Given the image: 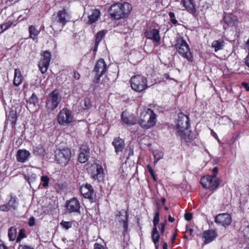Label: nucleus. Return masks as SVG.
Masks as SVG:
<instances>
[{
  "instance_id": "f257e3e1",
  "label": "nucleus",
  "mask_w": 249,
  "mask_h": 249,
  "mask_svg": "<svg viewBox=\"0 0 249 249\" xmlns=\"http://www.w3.org/2000/svg\"><path fill=\"white\" fill-rule=\"evenodd\" d=\"M156 117L157 115L152 109L144 107L140 114L139 124L144 129H149L155 125Z\"/></svg>"
},
{
  "instance_id": "f03ea898",
  "label": "nucleus",
  "mask_w": 249,
  "mask_h": 249,
  "mask_svg": "<svg viewBox=\"0 0 249 249\" xmlns=\"http://www.w3.org/2000/svg\"><path fill=\"white\" fill-rule=\"evenodd\" d=\"M132 10V6L128 2L116 3L110 8L111 17L117 19L126 18Z\"/></svg>"
},
{
  "instance_id": "7ed1b4c3",
  "label": "nucleus",
  "mask_w": 249,
  "mask_h": 249,
  "mask_svg": "<svg viewBox=\"0 0 249 249\" xmlns=\"http://www.w3.org/2000/svg\"><path fill=\"white\" fill-rule=\"evenodd\" d=\"M176 40V43L175 46L178 53L189 61L192 62L193 58L189 45L186 41L180 36H177Z\"/></svg>"
},
{
  "instance_id": "20e7f679",
  "label": "nucleus",
  "mask_w": 249,
  "mask_h": 249,
  "mask_svg": "<svg viewBox=\"0 0 249 249\" xmlns=\"http://www.w3.org/2000/svg\"><path fill=\"white\" fill-rule=\"evenodd\" d=\"M61 100V96L58 91L53 90L50 94L46 101V108L48 111H52L56 108Z\"/></svg>"
},
{
  "instance_id": "39448f33",
  "label": "nucleus",
  "mask_w": 249,
  "mask_h": 249,
  "mask_svg": "<svg viewBox=\"0 0 249 249\" xmlns=\"http://www.w3.org/2000/svg\"><path fill=\"white\" fill-rule=\"evenodd\" d=\"M130 82L132 89L138 92L142 91L147 88L146 79L140 75L132 77Z\"/></svg>"
},
{
  "instance_id": "423d86ee",
  "label": "nucleus",
  "mask_w": 249,
  "mask_h": 249,
  "mask_svg": "<svg viewBox=\"0 0 249 249\" xmlns=\"http://www.w3.org/2000/svg\"><path fill=\"white\" fill-rule=\"evenodd\" d=\"M71 151L69 148L57 149L55 152L56 162L60 164L66 165L71 158Z\"/></svg>"
},
{
  "instance_id": "0eeeda50",
  "label": "nucleus",
  "mask_w": 249,
  "mask_h": 249,
  "mask_svg": "<svg viewBox=\"0 0 249 249\" xmlns=\"http://www.w3.org/2000/svg\"><path fill=\"white\" fill-rule=\"evenodd\" d=\"M67 13L66 10L63 9L61 11H59L57 13V16L53 18V22L51 25V27L53 30L57 29L61 31L65 25L67 21L66 20Z\"/></svg>"
},
{
  "instance_id": "6e6552de",
  "label": "nucleus",
  "mask_w": 249,
  "mask_h": 249,
  "mask_svg": "<svg viewBox=\"0 0 249 249\" xmlns=\"http://www.w3.org/2000/svg\"><path fill=\"white\" fill-rule=\"evenodd\" d=\"M73 119L71 111L66 108L61 110L57 116L58 122L62 125H66L72 123Z\"/></svg>"
},
{
  "instance_id": "1a4fd4ad",
  "label": "nucleus",
  "mask_w": 249,
  "mask_h": 249,
  "mask_svg": "<svg viewBox=\"0 0 249 249\" xmlns=\"http://www.w3.org/2000/svg\"><path fill=\"white\" fill-rule=\"evenodd\" d=\"M107 71V66L103 59H100L96 63L93 72H95V75L93 82L97 83L99 82L101 77Z\"/></svg>"
},
{
  "instance_id": "9d476101",
  "label": "nucleus",
  "mask_w": 249,
  "mask_h": 249,
  "mask_svg": "<svg viewBox=\"0 0 249 249\" xmlns=\"http://www.w3.org/2000/svg\"><path fill=\"white\" fill-rule=\"evenodd\" d=\"M18 205V198L16 196L11 195L8 202L0 206V211L4 212H15L17 210Z\"/></svg>"
},
{
  "instance_id": "9b49d317",
  "label": "nucleus",
  "mask_w": 249,
  "mask_h": 249,
  "mask_svg": "<svg viewBox=\"0 0 249 249\" xmlns=\"http://www.w3.org/2000/svg\"><path fill=\"white\" fill-rule=\"evenodd\" d=\"M41 59L38 63V66L42 73H45L50 65L51 59V53L48 51H45L41 54Z\"/></svg>"
},
{
  "instance_id": "f8f14e48",
  "label": "nucleus",
  "mask_w": 249,
  "mask_h": 249,
  "mask_svg": "<svg viewBox=\"0 0 249 249\" xmlns=\"http://www.w3.org/2000/svg\"><path fill=\"white\" fill-rule=\"evenodd\" d=\"M66 211L68 213H79L80 204L77 198H73L66 201Z\"/></svg>"
},
{
  "instance_id": "ddd939ff",
  "label": "nucleus",
  "mask_w": 249,
  "mask_h": 249,
  "mask_svg": "<svg viewBox=\"0 0 249 249\" xmlns=\"http://www.w3.org/2000/svg\"><path fill=\"white\" fill-rule=\"evenodd\" d=\"M190 126L189 117L182 113H180L178 115L177 128L178 132H183L187 129Z\"/></svg>"
},
{
  "instance_id": "4468645a",
  "label": "nucleus",
  "mask_w": 249,
  "mask_h": 249,
  "mask_svg": "<svg viewBox=\"0 0 249 249\" xmlns=\"http://www.w3.org/2000/svg\"><path fill=\"white\" fill-rule=\"evenodd\" d=\"M80 191L81 194L85 198L89 199L92 202L95 201V195L90 184L87 183L85 185L81 186Z\"/></svg>"
},
{
  "instance_id": "2eb2a0df",
  "label": "nucleus",
  "mask_w": 249,
  "mask_h": 249,
  "mask_svg": "<svg viewBox=\"0 0 249 249\" xmlns=\"http://www.w3.org/2000/svg\"><path fill=\"white\" fill-rule=\"evenodd\" d=\"M214 221L217 224L226 227L231 224V218L230 215L228 213H220L215 216Z\"/></svg>"
},
{
  "instance_id": "dca6fc26",
  "label": "nucleus",
  "mask_w": 249,
  "mask_h": 249,
  "mask_svg": "<svg viewBox=\"0 0 249 249\" xmlns=\"http://www.w3.org/2000/svg\"><path fill=\"white\" fill-rule=\"evenodd\" d=\"M118 220L120 225H122L124 229V234L127 232L128 230V214L125 211H122L119 212Z\"/></svg>"
},
{
  "instance_id": "f3484780",
  "label": "nucleus",
  "mask_w": 249,
  "mask_h": 249,
  "mask_svg": "<svg viewBox=\"0 0 249 249\" xmlns=\"http://www.w3.org/2000/svg\"><path fill=\"white\" fill-rule=\"evenodd\" d=\"M144 36L148 39H150L156 43H158L160 40L159 31L156 29H150L146 30L144 33Z\"/></svg>"
},
{
  "instance_id": "a211bd4d",
  "label": "nucleus",
  "mask_w": 249,
  "mask_h": 249,
  "mask_svg": "<svg viewBox=\"0 0 249 249\" xmlns=\"http://www.w3.org/2000/svg\"><path fill=\"white\" fill-rule=\"evenodd\" d=\"M216 236V233L213 230L205 231L202 234V237L204 239V244H207L212 242L215 239Z\"/></svg>"
},
{
  "instance_id": "6ab92c4d",
  "label": "nucleus",
  "mask_w": 249,
  "mask_h": 249,
  "mask_svg": "<svg viewBox=\"0 0 249 249\" xmlns=\"http://www.w3.org/2000/svg\"><path fill=\"white\" fill-rule=\"evenodd\" d=\"M112 144L115 148V152L116 154L122 152L125 146L124 140L121 139L120 137L114 138L112 142Z\"/></svg>"
},
{
  "instance_id": "aec40b11",
  "label": "nucleus",
  "mask_w": 249,
  "mask_h": 249,
  "mask_svg": "<svg viewBox=\"0 0 249 249\" xmlns=\"http://www.w3.org/2000/svg\"><path fill=\"white\" fill-rule=\"evenodd\" d=\"M89 157V149L86 145L81 146L78 156V161L81 163L86 162Z\"/></svg>"
},
{
  "instance_id": "412c9836",
  "label": "nucleus",
  "mask_w": 249,
  "mask_h": 249,
  "mask_svg": "<svg viewBox=\"0 0 249 249\" xmlns=\"http://www.w3.org/2000/svg\"><path fill=\"white\" fill-rule=\"evenodd\" d=\"M30 156L29 151L25 149H20L17 152V159L18 161L23 163L28 160Z\"/></svg>"
},
{
  "instance_id": "4be33fe9",
  "label": "nucleus",
  "mask_w": 249,
  "mask_h": 249,
  "mask_svg": "<svg viewBox=\"0 0 249 249\" xmlns=\"http://www.w3.org/2000/svg\"><path fill=\"white\" fill-rule=\"evenodd\" d=\"M181 3L188 12L193 15L196 14V10L193 3V0H181Z\"/></svg>"
},
{
  "instance_id": "5701e85b",
  "label": "nucleus",
  "mask_w": 249,
  "mask_h": 249,
  "mask_svg": "<svg viewBox=\"0 0 249 249\" xmlns=\"http://www.w3.org/2000/svg\"><path fill=\"white\" fill-rule=\"evenodd\" d=\"M14 71L13 84L14 86L18 87L22 83L23 77L19 69H15Z\"/></svg>"
},
{
  "instance_id": "b1692460",
  "label": "nucleus",
  "mask_w": 249,
  "mask_h": 249,
  "mask_svg": "<svg viewBox=\"0 0 249 249\" xmlns=\"http://www.w3.org/2000/svg\"><path fill=\"white\" fill-rule=\"evenodd\" d=\"M100 11L97 9H91L90 12L88 14L89 22L90 23L95 22L99 18Z\"/></svg>"
},
{
  "instance_id": "393cba45",
  "label": "nucleus",
  "mask_w": 249,
  "mask_h": 249,
  "mask_svg": "<svg viewBox=\"0 0 249 249\" xmlns=\"http://www.w3.org/2000/svg\"><path fill=\"white\" fill-rule=\"evenodd\" d=\"M93 168L95 170L92 172L91 177L95 180L100 179L102 177L103 173L102 167L99 165H96L95 166L93 167Z\"/></svg>"
},
{
  "instance_id": "a878e982",
  "label": "nucleus",
  "mask_w": 249,
  "mask_h": 249,
  "mask_svg": "<svg viewBox=\"0 0 249 249\" xmlns=\"http://www.w3.org/2000/svg\"><path fill=\"white\" fill-rule=\"evenodd\" d=\"M224 20L228 25L231 26L236 25L238 22L236 17L231 14L226 15L224 18Z\"/></svg>"
},
{
  "instance_id": "bb28decb",
  "label": "nucleus",
  "mask_w": 249,
  "mask_h": 249,
  "mask_svg": "<svg viewBox=\"0 0 249 249\" xmlns=\"http://www.w3.org/2000/svg\"><path fill=\"white\" fill-rule=\"evenodd\" d=\"M224 45L225 42L223 39L221 38L217 40H214L212 43V47L214 48L215 52H216L219 50H222Z\"/></svg>"
},
{
  "instance_id": "cd10ccee",
  "label": "nucleus",
  "mask_w": 249,
  "mask_h": 249,
  "mask_svg": "<svg viewBox=\"0 0 249 249\" xmlns=\"http://www.w3.org/2000/svg\"><path fill=\"white\" fill-rule=\"evenodd\" d=\"M210 181L208 189L211 190L216 189L218 187L221 181L220 179L212 176Z\"/></svg>"
},
{
  "instance_id": "c85d7f7f",
  "label": "nucleus",
  "mask_w": 249,
  "mask_h": 249,
  "mask_svg": "<svg viewBox=\"0 0 249 249\" xmlns=\"http://www.w3.org/2000/svg\"><path fill=\"white\" fill-rule=\"evenodd\" d=\"M151 237L152 241L155 245L156 248L157 249V244L159 242L160 236L157 227H154L153 228L151 233Z\"/></svg>"
},
{
  "instance_id": "c756f323",
  "label": "nucleus",
  "mask_w": 249,
  "mask_h": 249,
  "mask_svg": "<svg viewBox=\"0 0 249 249\" xmlns=\"http://www.w3.org/2000/svg\"><path fill=\"white\" fill-rule=\"evenodd\" d=\"M33 153L36 156H44L45 150L42 145L39 144L33 147Z\"/></svg>"
},
{
  "instance_id": "7c9ffc66",
  "label": "nucleus",
  "mask_w": 249,
  "mask_h": 249,
  "mask_svg": "<svg viewBox=\"0 0 249 249\" xmlns=\"http://www.w3.org/2000/svg\"><path fill=\"white\" fill-rule=\"evenodd\" d=\"M17 120V114L16 111L12 110L10 111L7 116V120L9 122L14 126L16 124Z\"/></svg>"
},
{
  "instance_id": "2f4dec72",
  "label": "nucleus",
  "mask_w": 249,
  "mask_h": 249,
  "mask_svg": "<svg viewBox=\"0 0 249 249\" xmlns=\"http://www.w3.org/2000/svg\"><path fill=\"white\" fill-rule=\"evenodd\" d=\"M125 113L123 112L122 114V120L124 123L128 125H133L136 124V120L132 116L129 117L125 116Z\"/></svg>"
},
{
  "instance_id": "473e14b6",
  "label": "nucleus",
  "mask_w": 249,
  "mask_h": 249,
  "mask_svg": "<svg viewBox=\"0 0 249 249\" xmlns=\"http://www.w3.org/2000/svg\"><path fill=\"white\" fill-rule=\"evenodd\" d=\"M29 32L30 34V38H32L33 40L37 39L39 31L34 26L31 25L29 26Z\"/></svg>"
},
{
  "instance_id": "72a5a7b5",
  "label": "nucleus",
  "mask_w": 249,
  "mask_h": 249,
  "mask_svg": "<svg viewBox=\"0 0 249 249\" xmlns=\"http://www.w3.org/2000/svg\"><path fill=\"white\" fill-rule=\"evenodd\" d=\"M105 34L106 32L104 30L101 31L97 34L95 38V48L93 50L94 51H96L99 43L105 36Z\"/></svg>"
},
{
  "instance_id": "f704fd0d",
  "label": "nucleus",
  "mask_w": 249,
  "mask_h": 249,
  "mask_svg": "<svg viewBox=\"0 0 249 249\" xmlns=\"http://www.w3.org/2000/svg\"><path fill=\"white\" fill-rule=\"evenodd\" d=\"M210 178H211V176H207L201 178L200 183L204 188L208 189Z\"/></svg>"
},
{
  "instance_id": "c9c22d12",
  "label": "nucleus",
  "mask_w": 249,
  "mask_h": 249,
  "mask_svg": "<svg viewBox=\"0 0 249 249\" xmlns=\"http://www.w3.org/2000/svg\"><path fill=\"white\" fill-rule=\"evenodd\" d=\"M17 229L12 227L8 230V237L10 241H14L16 239Z\"/></svg>"
},
{
  "instance_id": "e433bc0d",
  "label": "nucleus",
  "mask_w": 249,
  "mask_h": 249,
  "mask_svg": "<svg viewBox=\"0 0 249 249\" xmlns=\"http://www.w3.org/2000/svg\"><path fill=\"white\" fill-rule=\"evenodd\" d=\"M154 157V162L156 164L160 160L162 159L163 153L160 151H155L153 152Z\"/></svg>"
},
{
  "instance_id": "4c0bfd02",
  "label": "nucleus",
  "mask_w": 249,
  "mask_h": 249,
  "mask_svg": "<svg viewBox=\"0 0 249 249\" xmlns=\"http://www.w3.org/2000/svg\"><path fill=\"white\" fill-rule=\"evenodd\" d=\"M60 225L65 230H68L72 227V222L71 221H65L62 220L60 222Z\"/></svg>"
},
{
  "instance_id": "58836bf2",
  "label": "nucleus",
  "mask_w": 249,
  "mask_h": 249,
  "mask_svg": "<svg viewBox=\"0 0 249 249\" xmlns=\"http://www.w3.org/2000/svg\"><path fill=\"white\" fill-rule=\"evenodd\" d=\"M37 102L38 99L35 93H33L28 100L29 103L30 105H33L34 106H36Z\"/></svg>"
},
{
  "instance_id": "ea45409f",
  "label": "nucleus",
  "mask_w": 249,
  "mask_h": 249,
  "mask_svg": "<svg viewBox=\"0 0 249 249\" xmlns=\"http://www.w3.org/2000/svg\"><path fill=\"white\" fill-rule=\"evenodd\" d=\"M91 107L92 105L90 99L89 98H85L84 99V107H83V108L84 109H89Z\"/></svg>"
},
{
  "instance_id": "a19ab883",
  "label": "nucleus",
  "mask_w": 249,
  "mask_h": 249,
  "mask_svg": "<svg viewBox=\"0 0 249 249\" xmlns=\"http://www.w3.org/2000/svg\"><path fill=\"white\" fill-rule=\"evenodd\" d=\"M25 237V234L24 233V230L23 229H20L19 230L18 235L16 239V242L19 243L21 241V239Z\"/></svg>"
},
{
  "instance_id": "79ce46f5",
  "label": "nucleus",
  "mask_w": 249,
  "mask_h": 249,
  "mask_svg": "<svg viewBox=\"0 0 249 249\" xmlns=\"http://www.w3.org/2000/svg\"><path fill=\"white\" fill-rule=\"evenodd\" d=\"M41 182H42V185L45 187L48 186L49 182V178L47 176H43L41 178Z\"/></svg>"
},
{
  "instance_id": "37998d69",
  "label": "nucleus",
  "mask_w": 249,
  "mask_h": 249,
  "mask_svg": "<svg viewBox=\"0 0 249 249\" xmlns=\"http://www.w3.org/2000/svg\"><path fill=\"white\" fill-rule=\"evenodd\" d=\"M160 213L158 211L155 215V216L154 217L153 219V225L154 227H157V225L159 224V221H160Z\"/></svg>"
},
{
  "instance_id": "c03bdc74",
  "label": "nucleus",
  "mask_w": 249,
  "mask_h": 249,
  "mask_svg": "<svg viewBox=\"0 0 249 249\" xmlns=\"http://www.w3.org/2000/svg\"><path fill=\"white\" fill-rule=\"evenodd\" d=\"M25 179L29 182L30 184L32 182H33L36 178V176L35 174H32L30 176H25Z\"/></svg>"
},
{
  "instance_id": "a18cd8bd",
  "label": "nucleus",
  "mask_w": 249,
  "mask_h": 249,
  "mask_svg": "<svg viewBox=\"0 0 249 249\" xmlns=\"http://www.w3.org/2000/svg\"><path fill=\"white\" fill-rule=\"evenodd\" d=\"M12 24V22H8L6 23H4L3 24L0 25V27L2 28V29L4 31L7 29H8Z\"/></svg>"
},
{
  "instance_id": "49530a36",
  "label": "nucleus",
  "mask_w": 249,
  "mask_h": 249,
  "mask_svg": "<svg viewBox=\"0 0 249 249\" xmlns=\"http://www.w3.org/2000/svg\"><path fill=\"white\" fill-rule=\"evenodd\" d=\"M184 218L185 220L190 221L192 218V214L190 213H186L184 214Z\"/></svg>"
},
{
  "instance_id": "de8ad7c7",
  "label": "nucleus",
  "mask_w": 249,
  "mask_h": 249,
  "mask_svg": "<svg viewBox=\"0 0 249 249\" xmlns=\"http://www.w3.org/2000/svg\"><path fill=\"white\" fill-rule=\"evenodd\" d=\"M147 169H148L149 172L150 173L151 175L153 177L154 179L155 180L156 179H155V177L154 176V171L152 169V167L149 165H148L147 166Z\"/></svg>"
},
{
  "instance_id": "09e8293b",
  "label": "nucleus",
  "mask_w": 249,
  "mask_h": 249,
  "mask_svg": "<svg viewBox=\"0 0 249 249\" xmlns=\"http://www.w3.org/2000/svg\"><path fill=\"white\" fill-rule=\"evenodd\" d=\"M28 224L30 226H33L35 225V219L34 217L30 218Z\"/></svg>"
},
{
  "instance_id": "8fccbe9b",
  "label": "nucleus",
  "mask_w": 249,
  "mask_h": 249,
  "mask_svg": "<svg viewBox=\"0 0 249 249\" xmlns=\"http://www.w3.org/2000/svg\"><path fill=\"white\" fill-rule=\"evenodd\" d=\"M125 152L128 153V156H132L133 155V147L129 146L128 149H126Z\"/></svg>"
},
{
  "instance_id": "3c124183",
  "label": "nucleus",
  "mask_w": 249,
  "mask_h": 249,
  "mask_svg": "<svg viewBox=\"0 0 249 249\" xmlns=\"http://www.w3.org/2000/svg\"><path fill=\"white\" fill-rule=\"evenodd\" d=\"M104 246L98 243L94 245V249H104Z\"/></svg>"
},
{
  "instance_id": "603ef678",
  "label": "nucleus",
  "mask_w": 249,
  "mask_h": 249,
  "mask_svg": "<svg viewBox=\"0 0 249 249\" xmlns=\"http://www.w3.org/2000/svg\"><path fill=\"white\" fill-rule=\"evenodd\" d=\"M73 77L76 80H79L80 78V75L78 72L74 71L73 72Z\"/></svg>"
},
{
  "instance_id": "864d4df0",
  "label": "nucleus",
  "mask_w": 249,
  "mask_h": 249,
  "mask_svg": "<svg viewBox=\"0 0 249 249\" xmlns=\"http://www.w3.org/2000/svg\"><path fill=\"white\" fill-rule=\"evenodd\" d=\"M160 231L161 234H163L165 227V224L164 223H160Z\"/></svg>"
},
{
  "instance_id": "5fc2aeb1",
  "label": "nucleus",
  "mask_w": 249,
  "mask_h": 249,
  "mask_svg": "<svg viewBox=\"0 0 249 249\" xmlns=\"http://www.w3.org/2000/svg\"><path fill=\"white\" fill-rule=\"evenodd\" d=\"M218 171V169L217 167H215L213 169V174L212 175V177L216 178V175L217 174Z\"/></svg>"
},
{
  "instance_id": "6e6d98bb",
  "label": "nucleus",
  "mask_w": 249,
  "mask_h": 249,
  "mask_svg": "<svg viewBox=\"0 0 249 249\" xmlns=\"http://www.w3.org/2000/svg\"><path fill=\"white\" fill-rule=\"evenodd\" d=\"M18 249H33L28 246L20 245Z\"/></svg>"
},
{
  "instance_id": "4d7b16f0",
  "label": "nucleus",
  "mask_w": 249,
  "mask_h": 249,
  "mask_svg": "<svg viewBox=\"0 0 249 249\" xmlns=\"http://www.w3.org/2000/svg\"><path fill=\"white\" fill-rule=\"evenodd\" d=\"M242 85L247 90L249 91V85L248 83H246V82H243L242 83Z\"/></svg>"
},
{
  "instance_id": "13d9d810",
  "label": "nucleus",
  "mask_w": 249,
  "mask_h": 249,
  "mask_svg": "<svg viewBox=\"0 0 249 249\" xmlns=\"http://www.w3.org/2000/svg\"><path fill=\"white\" fill-rule=\"evenodd\" d=\"M169 16L171 19L173 18H175V14L173 12H169Z\"/></svg>"
},
{
  "instance_id": "bf43d9fd",
  "label": "nucleus",
  "mask_w": 249,
  "mask_h": 249,
  "mask_svg": "<svg viewBox=\"0 0 249 249\" xmlns=\"http://www.w3.org/2000/svg\"><path fill=\"white\" fill-rule=\"evenodd\" d=\"M246 64L249 67V53L247 55L246 58V61H245Z\"/></svg>"
},
{
  "instance_id": "052dcab7",
  "label": "nucleus",
  "mask_w": 249,
  "mask_h": 249,
  "mask_svg": "<svg viewBox=\"0 0 249 249\" xmlns=\"http://www.w3.org/2000/svg\"><path fill=\"white\" fill-rule=\"evenodd\" d=\"M168 220L170 222H173L174 221L175 219L172 217L170 215H169Z\"/></svg>"
},
{
  "instance_id": "680f3d73",
  "label": "nucleus",
  "mask_w": 249,
  "mask_h": 249,
  "mask_svg": "<svg viewBox=\"0 0 249 249\" xmlns=\"http://www.w3.org/2000/svg\"><path fill=\"white\" fill-rule=\"evenodd\" d=\"M0 249H8V248L3 244H0Z\"/></svg>"
},
{
  "instance_id": "e2e57ef3",
  "label": "nucleus",
  "mask_w": 249,
  "mask_h": 249,
  "mask_svg": "<svg viewBox=\"0 0 249 249\" xmlns=\"http://www.w3.org/2000/svg\"><path fill=\"white\" fill-rule=\"evenodd\" d=\"M171 21L174 24H176L178 22L177 20L175 18H173L171 19Z\"/></svg>"
},
{
  "instance_id": "0e129e2a",
  "label": "nucleus",
  "mask_w": 249,
  "mask_h": 249,
  "mask_svg": "<svg viewBox=\"0 0 249 249\" xmlns=\"http://www.w3.org/2000/svg\"><path fill=\"white\" fill-rule=\"evenodd\" d=\"M163 249H167V244L166 242H164L163 244Z\"/></svg>"
},
{
  "instance_id": "69168bd1",
  "label": "nucleus",
  "mask_w": 249,
  "mask_h": 249,
  "mask_svg": "<svg viewBox=\"0 0 249 249\" xmlns=\"http://www.w3.org/2000/svg\"><path fill=\"white\" fill-rule=\"evenodd\" d=\"M176 236H177L176 233H174L173 236V237H172V243H173L174 240L176 238Z\"/></svg>"
},
{
  "instance_id": "338daca9",
  "label": "nucleus",
  "mask_w": 249,
  "mask_h": 249,
  "mask_svg": "<svg viewBox=\"0 0 249 249\" xmlns=\"http://www.w3.org/2000/svg\"><path fill=\"white\" fill-rule=\"evenodd\" d=\"M213 136L215 139H218V136H217V134H215V133L214 132H213Z\"/></svg>"
},
{
  "instance_id": "774afa93",
  "label": "nucleus",
  "mask_w": 249,
  "mask_h": 249,
  "mask_svg": "<svg viewBox=\"0 0 249 249\" xmlns=\"http://www.w3.org/2000/svg\"><path fill=\"white\" fill-rule=\"evenodd\" d=\"M189 233H190V235H192L193 233V229H190L189 230Z\"/></svg>"
}]
</instances>
